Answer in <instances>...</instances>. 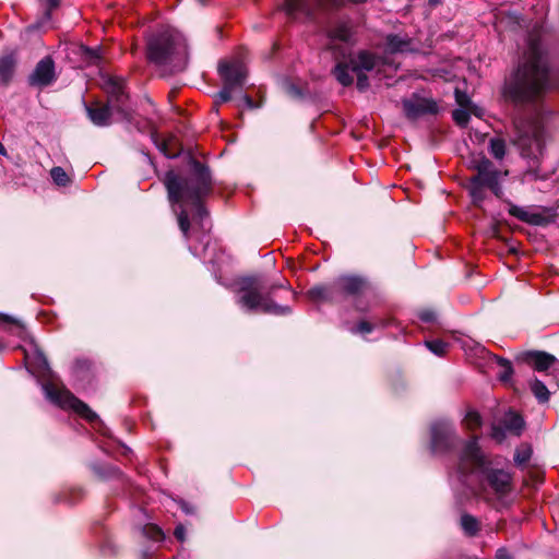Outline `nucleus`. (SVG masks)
<instances>
[{
  "label": "nucleus",
  "instance_id": "nucleus-55",
  "mask_svg": "<svg viewBox=\"0 0 559 559\" xmlns=\"http://www.w3.org/2000/svg\"><path fill=\"white\" fill-rule=\"evenodd\" d=\"M144 559H150L146 552L144 554Z\"/></svg>",
  "mask_w": 559,
  "mask_h": 559
},
{
  "label": "nucleus",
  "instance_id": "nucleus-41",
  "mask_svg": "<svg viewBox=\"0 0 559 559\" xmlns=\"http://www.w3.org/2000/svg\"><path fill=\"white\" fill-rule=\"evenodd\" d=\"M419 319L426 323H433L437 320V313L433 310H423L419 313Z\"/></svg>",
  "mask_w": 559,
  "mask_h": 559
},
{
  "label": "nucleus",
  "instance_id": "nucleus-27",
  "mask_svg": "<svg viewBox=\"0 0 559 559\" xmlns=\"http://www.w3.org/2000/svg\"><path fill=\"white\" fill-rule=\"evenodd\" d=\"M15 60L12 55H5L0 58V80L9 82L13 75Z\"/></svg>",
  "mask_w": 559,
  "mask_h": 559
},
{
  "label": "nucleus",
  "instance_id": "nucleus-23",
  "mask_svg": "<svg viewBox=\"0 0 559 559\" xmlns=\"http://www.w3.org/2000/svg\"><path fill=\"white\" fill-rule=\"evenodd\" d=\"M26 359L29 361L32 368H34L36 371L45 373L49 377L52 376V371L50 370L46 356L37 348L32 355H26Z\"/></svg>",
  "mask_w": 559,
  "mask_h": 559
},
{
  "label": "nucleus",
  "instance_id": "nucleus-2",
  "mask_svg": "<svg viewBox=\"0 0 559 559\" xmlns=\"http://www.w3.org/2000/svg\"><path fill=\"white\" fill-rule=\"evenodd\" d=\"M550 62L540 33H528L526 47L518 66L504 81L502 95L515 105L535 103L550 88Z\"/></svg>",
  "mask_w": 559,
  "mask_h": 559
},
{
  "label": "nucleus",
  "instance_id": "nucleus-3",
  "mask_svg": "<svg viewBox=\"0 0 559 559\" xmlns=\"http://www.w3.org/2000/svg\"><path fill=\"white\" fill-rule=\"evenodd\" d=\"M190 167L189 176L181 177L174 171H167L164 180L168 200L186 238L190 229L189 207L192 210V219L200 224L201 229H210L209 213L203 206V200L212 192L211 171L207 166L195 159L191 160Z\"/></svg>",
  "mask_w": 559,
  "mask_h": 559
},
{
  "label": "nucleus",
  "instance_id": "nucleus-52",
  "mask_svg": "<svg viewBox=\"0 0 559 559\" xmlns=\"http://www.w3.org/2000/svg\"><path fill=\"white\" fill-rule=\"evenodd\" d=\"M441 0H429V4L436 7L440 3Z\"/></svg>",
  "mask_w": 559,
  "mask_h": 559
},
{
  "label": "nucleus",
  "instance_id": "nucleus-47",
  "mask_svg": "<svg viewBox=\"0 0 559 559\" xmlns=\"http://www.w3.org/2000/svg\"><path fill=\"white\" fill-rule=\"evenodd\" d=\"M181 510L187 514H191L193 512L192 508L187 502H181Z\"/></svg>",
  "mask_w": 559,
  "mask_h": 559
},
{
  "label": "nucleus",
  "instance_id": "nucleus-8",
  "mask_svg": "<svg viewBox=\"0 0 559 559\" xmlns=\"http://www.w3.org/2000/svg\"><path fill=\"white\" fill-rule=\"evenodd\" d=\"M472 439H469L471 441ZM468 440L457 437L455 428L449 420H437L430 426V451L436 455H454L455 462L450 472L452 484L455 480V471L460 461V453Z\"/></svg>",
  "mask_w": 559,
  "mask_h": 559
},
{
  "label": "nucleus",
  "instance_id": "nucleus-25",
  "mask_svg": "<svg viewBox=\"0 0 559 559\" xmlns=\"http://www.w3.org/2000/svg\"><path fill=\"white\" fill-rule=\"evenodd\" d=\"M530 389L539 404H545L549 401L550 391L544 381L535 377L530 381Z\"/></svg>",
  "mask_w": 559,
  "mask_h": 559
},
{
  "label": "nucleus",
  "instance_id": "nucleus-1",
  "mask_svg": "<svg viewBox=\"0 0 559 559\" xmlns=\"http://www.w3.org/2000/svg\"><path fill=\"white\" fill-rule=\"evenodd\" d=\"M456 485L462 487L464 499L477 496L495 509L508 507L514 490L513 474L486 456L476 438L461 450L453 486Z\"/></svg>",
  "mask_w": 559,
  "mask_h": 559
},
{
  "label": "nucleus",
  "instance_id": "nucleus-48",
  "mask_svg": "<svg viewBox=\"0 0 559 559\" xmlns=\"http://www.w3.org/2000/svg\"><path fill=\"white\" fill-rule=\"evenodd\" d=\"M289 92L295 96H300L301 94L300 90L295 85L289 86Z\"/></svg>",
  "mask_w": 559,
  "mask_h": 559
},
{
  "label": "nucleus",
  "instance_id": "nucleus-30",
  "mask_svg": "<svg viewBox=\"0 0 559 559\" xmlns=\"http://www.w3.org/2000/svg\"><path fill=\"white\" fill-rule=\"evenodd\" d=\"M0 324H8L9 325V332L13 335H16L21 338L25 337L26 331L25 328L14 320L13 318L0 313Z\"/></svg>",
  "mask_w": 559,
  "mask_h": 559
},
{
  "label": "nucleus",
  "instance_id": "nucleus-19",
  "mask_svg": "<svg viewBox=\"0 0 559 559\" xmlns=\"http://www.w3.org/2000/svg\"><path fill=\"white\" fill-rule=\"evenodd\" d=\"M520 359L538 372L550 370L557 362L554 355L540 350L525 352L521 354Z\"/></svg>",
  "mask_w": 559,
  "mask_h": 559
},
{
  "label": "nucleus",
  "instance_id": "nucleus-33",
  "mask_svg": "<svg viewBox=\"0 0 559 559\" xmlns=\"http://www.w3.org/2000/svg\"><path fill=\"white\" fill-rule=\"evenodd\" d=\"M489 153L498 160H501L506 156L507 145L503 139L492 138L489 141Z\"/></svg>",
  "mask_w": 559,
  "mask_h": 559
},
{
  "label": "nucleus",
  "instance_id": "nucleus-42",
  "mask_svg": "<svg viewBox=\"0 0 559 559\" xmlns=\"http://www.w3.org/2000/svg\"><path fill=\"white\" fill-rule=\"evenodd\" d=\"M145 532L147 534H151V537L155 540H159L163 538L164 534L162 532V530L155 525H151V526H147L145 528Z\"/></svg>",
  "mask_w": 559,
  "mask_h": 559
},
{
  "label": "nucleus",
  "instance_id": "nucleus-14",
  "mask_svg": "<svg viewBox=\"0 0 559 559\" xmlns=\"http://www.w3.org/2000/svg\"><path fill=\"white\" fill-rule=\"evenodd\" d=\"M218 72L225 85L241 90L246 83L247 68L239 60L222 61L218 66Z\"/></svg>",
  "mask_w": 559,
  "mask_h": 559
},
{
  "label": "nucleus",
  "instance_id": "nucleus-6",
  "mask_svg": "<svg viewBox=\"0 0 559 559\" xmlns=\"http://www.w3.org/2000/svg\"><path fill=\"white\" fill-rule=\"evenodd\" d=\"M146 53L151 62L171 73L183 71L189 59L185 36L173 27L153 34L147 40Z\"/></svg>",
  "mask_w": 559,
  "mask_h": 559
},
{
  "label": "nucleus",
  "instance_id": "nucleus-31",
  "mask_svg": "<svg viewBox=\"0 0 559 559\" xmlns=\"http://www.w3.org/2000/svg\"><path fill=\"white\" fill-rule=\"evenodd\" d=\"M533 450L531 444L522 443L514 452V463L518 466H524L532 457Z\"/></svg>",
  "mask_w": 559,
  "mask_h": 559
},
{
  "label": "nucleus",
  "instance_id": "nucleus-4",
  "mask_svg": "<svg viewBox=\"0 0 559 559\" xmlns=\"http://www.w3.org/2000/svg\"><path fill=\"white\" fill-rule=\"evenodd\" d=\"M328 48L333 50L334 55L344 58V61H338L334 69L333 74L337 82L343 86L353 84L354 79L352 73L357 75V90L365 92L369 87V79L366 72L379 69L382 63L381 58L374 53L360 50L357 55L353 56L349 52L352 27L348 22L337 21L326 28Z\"/></svg>",
  "mask_w": 559,
  "mask_h": 559
},
{
  "label": "nucleus",
  "instance_id": "nucleus-7",
  "mask_svg": "<svg viewBox=\"0 0 559 559\" xmlns=\"http://www.w3.org/2000/svg\"><path fill=\"white\" fill-rule=\"evenodd\" d=\"M274 288V285L267 287L260 276H245L236 283L235 301L247 313L290 314V307L277 305L271 298Z\"/></svg>",
  "mask_w": 559,
  "mask_h": 559
},
{
  "label": "nucleus",
  "instance_id": "nucleus-10",
  "mask_svg": "<svg viewBox=\"0 0 559 559\" xmlns=\"http://www.w3.org/2000/svg\"><path fill=\"white\" fill-rule=\"evenodd\" d=\"M471 167L476 171V175L471 177L473 182H478L486 186L498 199L503 195L501 181L508 175V171H501L495 164L486 156H478L471 162Z\"/></svg>",
  "mask_w": 559,
  "mask_h": 559
},
{
  "label": "nucleus",
  "instance_id": "nucleus-13",
  "mask_svg": "<svg viewBox=\"0 0 559 559\" xmlns=\"http://www.w3.org/2000/svg\"><path fill=\"white\" fill-rule=\"evenodd\" d=\"M525 423L523 418L514 413L508 412L501 418L499 424H495L491 427V437L497 442H502L506 439L507 433L513 436H521L524 429Z\"/></svg>",
  "mask_w": 559,
  "mask_h": 559
},
{
  "label": "nucleus",
  "instance_id": "nucleus-24",
  "mask_svg": "<svg viewBox=\"0 0 559 559\" xmlns=\"http://www.w3.org/2000/svg\"><path fill=\"white\" fill-rule=\"evenodd\" d=\"M310 298H312L313 300H336V293H335V289H334V282L329 285V286H324V285H320V286H314L312 288L309 289L308 292Z\"/></svg>",
  "mask_w": 559,
  "mask_h": 559
},
{
  "label": "nucleus",
  "instance_id": "nucleus-40",
  "mask_svg": "<svg viewBox=\"0 0 559 559\" xmlns=\"http://www.w3.org/2000/svg\"><path fill=\"white\" fill-rule=\"evenodd\" d=\"M455 100L461 107H467L471 103L469 97L459 88H455Z\"/></svg>",
  "mask_w": 559,
  "mask_h": 559
},
{
  "label": "nucleus",
  "instance_id": "nucleus-5",
  "mask_svg": "<svg viewBox=\"0 0 559 559\" xmlns=\"http://www.w3.org/2000/svg\"><path fill=\"white\" fill-rule=\"evenodd\" d=\"M549 139L550 135L539 119H524L516 123L514 144L527 164V168L522 173V182L544 179L540 175V164L546 156Z\"/></svg>",
  "mask_w": 559,
  "mask_h": 559
},
{
  "label": "nucleus",
  "instance_id": "nucleus-29",
  "mask_svg": "<svg viewBox=\"0 0 559 559\" xmlns=\"http://www.w3.org/2000/svg\"><path fill=\"white\" fill-rule=\"evenodd\" d=\"M486 186H483L478 182H473V179H469L468 192L474 205L481 206L483 202L486 199Z\"/></svg>",
  "mask_w": 559,
  "mask_h": 559
},
{
  "label": "nucleus",
  "instance_id": "nucleus-39",
  "mask_svg": "<svg viewBox=\"0 0 559 559\" xmlns=\"http://www.w3.org/2000/svg\"><path fill=\"white\" fill-rule=\"evenodd\" d=\"M235 91H237V90L224 84L223 88L218 93L219 100L223 103L230 100L231 94Z\"/></svg>",
  "mask_w": 559,
  "mask_h": 559
},
{
  "label": "nucleus",
  "instance_id": "nucleus-15",
  "mask_svg": "<svg viewBox=\"0 0 559 559\" xmlns=\"http://www.w3.org/2000/svg\"><path fill=\"white\" fill-rule=\"evenodd\" d=\"M509 213L513 217L535 226H547L556 219V214L552 211L532 212L514 204L510 206Z\"/></svg>",
  "mask_w": 559,
  "mask_h": 559
},
{
  "label": "nucleus",
  "instance_id": "nucleus-50",
  "mask_svg": "<svg viewBox=\"0 0 559 559\" xmlns=\"http://www.w3.org/2000/svg\"><path fill=\"white\" fill-rule=\"evenodd\" d=\"M46 1H47V3H48L50 9H53V8L58 7L59 2H60V0H46Z\"/></svg>",
  "mask_w": 559,
  "mask_h": 559
},
{
  "label": "nucleus",
  "instance_id": "nucleus-18",
  "mask_svg": "<svg viewBox=\"0 0 559 559\" xmlns=\"http://www.w3.org/2000/svg\"><path fill=\"white\" fill-rule=\"evenodd\" d=\"M367 286V282L359 276L344 275L334 281L336 297L338 295L357 296L361 294Z\"/></svg>",
  "mask_w": 559,
  "mask_h": 559
},
{
  "label": "nucleus",
  "instance_id": "nucleus-12",
  "mask_svg": "<svg viewBox=\"0 0 559 559\" xmlns=\"http://www.w3.org/2000/svg\"><path fill=\"white\" fill-rule=\"evenodd\" d=\"M108 93V105L112 111L118 112L122 119L131 121L130 108L128 106V94L124 92V84L121 79H110L106 85Z\"/></svg>",
  "mask_w": 559,
  "mask_h": 559
},
{
  "label": "nucleus",
  "instance_id": "nucleus-16",
  "mask_svg": "<svg viewBox=\"0 0 559 559\" xmlns=\"http://www.w3.org/2000/svg\"><path fill=\"white\" fill-rule=\"evenodd\" d=\"M56 80L55 62L51 57L43 58L28 78L33 86H48Z\"/></svg>",
  "mask_w": 559,
  "mask_h": 559
},
{
  "label": "nucleus",
  "instance_id": "nucleus-45",
  "mask_svg": "<svg viewBox=\"0 0 559 559\" xmlns=\"http://www.w3.org/2000/svg\"><path fill=\"white\" fill-rule=\"evenodd\" d=\"M242 99H243L245 104L247 105V107L254 108V103L250 96L243 95Z\"/></svg>",
  "mask_w": 559,
  "mask_h": 559
},
{
  "label": "nucleus",
  "instance_id": "nucleus-46",
  "mask_svg": "<svg viewBox=\"0 0 559 559\" xmlns=\"http://www.w3.org/2000/svg\"><path fill=\"white\" fill-rule=\"evenodd\" d=\"M120 449H121V454L124 455V456H129L132 451L129 447H127L126 444H119Z\"/></svg>",
  "mask_w": 559,
  "mask_h": 559
},
{
  "label": "nucleus",
  "instance_id": "nucleus-26",
  "mask_svg": "<svg viewBox=\"0 0 559 559\" xmlns=\"http://www.w3.org/2000/svg\"><path fill=\"white\" fill-rule=\"evenodd\" d=\"M460 525L464 534L468 537L476 536L480 530L478 520L467 513L462 514Z\"/></svg>",
  "mask_w": 559,
  "mask_h": 559
},
{
  "label": "nucleus",
  "instance_id": "nucleus-20",
  "mask_svg": "<svg viewBox=\"0 0 559 559\" xmlns=\"http://www.w3.org/2000/svg\"><path fill=\"white\" fill-rule=\"evenodd\" d=\"M86 112L91 121L97 127H107L111 122L112 110L109 105L94 104L85 106Z\"/></svg>",
  "mask_w": 559,
  "mask_h": 559
},
{
  "label": "nucleus",
  "instance_id": "nucleus-21",
  "mask_svg": "<svg viewBox=\"0 0 559 559\" xmlns=\"http://www.w3.org/2000/svg\"><path fill=\"white\" fill-rule=\"evenodd\" d=\"M386 51L391 53L412 50V40L407 35L389 34L385 39Z\"/></svg>",
  "mask_w": 559,
  "mask_h": 559
},
{
  "label": "nucleus",
  "instance_id": "nucleus-11",
  "mask_svg": "<svg viewBox=\"0 0 559 559\" xmlns=\"http://www.w3.org/2000/svg\"><path fill=\"white\" fill-rule=\"evenodd\" d=\"M335 3L336 0H285L283 9L290 19L306 21L313 19L318 9Z\"/></svg>",
  "mask_w": 559,
  "mask_h": 559
},
{
  "label": "nucleus",
  "instance_id": "nucleus-44",
  "mask_svg": "<svg viewBox=\"0 0 559 559\" xmlns=\"http://www.w3.org/2000/svg\"><path fill=\"white\" fill-rule=\"evenodd\" d=\"M176 538L179 540V542H183L185 540V537H186V528L183 525L179 524L176 526L175 528V532H174Z\"/></svg>",
  "mask_w": 559,
  "mask_h": 559
},
{
  "label": "nucleus",
  "instance_id": "nucleus-36",
  "mask_svg": "<svg viewBox=\"0 0 559 559\" xmlns=\"http://www.w3.org/2000/svg\"><path fill=\"white\" fill-rule=\"evenodd\" d=\"M452 118L457 126L466 127L469 121V112L465 109V107L457 108L453 110Z\"/></svg>",
  "mask_w": 559,
  "mask_h": 559
},
{
  "label": "nucleus",
  "instance_id": "nucleus-43",
  "mask_svg": "<svg viewBox=\"0 0 559 559\" xmlns=\"http://www.w3.org/2000/svg\"><path fill=\"white\" fill-rule=\"evenodd\" d=\"M496 559H513V556L507 548L501 547L496 551Z\"/></svg>",
  "mask_w": 559,
  "mask_h": 559
},
{
  "label": "nucleus",
  "instance_id": "nucleus-9",
  "mask_svg": "<svg viewBox=\"0 0 559 559\" xmlns=\"http://www.w3.org/2000/svg\"><path fill=\"white\" fill-rule=\"evenodd\" d=\"M46 399L62 409H71L92 424H99L98 415L87 404L75 397L66 386L57 385L52 379L40 382Z\"/></svg>",
  "mask_w": 559,
  "mask_h": 559
},
{
  "label": "nucleus",
  "instance_id": "nucleus-51",
  "mask_svg": "<svg viewBox=\"0 0 559 559\" xmlns=\"http://www.w3.org/2000/svg\"><path fill=\"white\" fill-rule=\"evenodd\" d=\"M0 155H2V156L8 155V152L1 142H0Z\"/></svg>",
  "mask_w": 559,
  "mask_h": 559
},
{
  "label": "nucleus",
  "instance_id": "nucleus-34",
  "mask_svg": "<svg viewBox=\"0 0 559 559\" xmlns=\"http://www.w3.org/2000/svg\"><path fill=\"white\" fill-rule=\"evenodd\" d=\"M425 344L427 348L437 356H443L449 347V344L441 340L426 341Z\"/></svg>",
  "mask_w": 559,
  "mask_h": 559
},
{
  "label": "nucleus",
  "instance_id": "nucleus-54",
  "mask_svg": "<svg viewBox=\"0 0 559 559\" xmlns=\"http://www.w3.org/2000/svg\"><path fill=\"white\" fill-rule=\"evenodd\" d=\"M4 348V345L2 343H0V352H2Z\"/></svg>",
  "mask_w": 559,
  "mask_h": 559
},
{
  "label": "nucleus",
  "instance_id": "nucleus-28",
  "mask_svg": "<svg viewBox=\"0 0 559 559\" xmlns=\"http://www.w3.org/2000/svg\"><path fill=\"white\" fill-rule=\"evenodd\" d=\"M495 359L497 360V364L500 367V371L498 372V379L504 384L511 383L512 376L514 372L511 361L498 356H496Z\"/></svg>",
  "mask_w": 559,
  "mask_h": 559
},
{
  "label": "nucleus",
  "instance_id": "nucleus-35",
  "mask_svg": "<svg viewBox=\"0 0 559 559\" xmlns=\"http://www.w3.org/2000/svg\"><path fill=\"white\" fill-rule=\"evenodd\" d=\"M50 176L53 182L60 187H66L69 183V176L62 167H53L50 170Z\"/></svg>",
  "mask_w": 559,
  "mask_h": 559
},
{
  "label": "nucleus",
  "instance_id": "nucleus-49",
  "mask_svg": "<svg viewBox=\"0 0 559 559\" xmlns=\"http://www.w3.org/2000/svg\"><path fill=\"white\" fill-rule=\"evenodd\" d=\"M87 52H88V55L91 56V59H92V60L96 61V60H98V59H99V56H98V53H97L95 50L87 49Z\"/></svg>",
  "mask_w": 559,
  "mask_h": 559
},
{
  "label": "nucleus",
  "instance_id": "nucleus-38",
  "mask_svg": "<svg viewBox=\"0 0 559 559\" xmlns=\"http://www.w3.org/2000/svg\"><path fill=\"white\" fill-rule=\"evenodd\" d=\"M153 140L157 146V148L167 157L175 158L178 156L177 152L170 151L168 147V143L166 141H158L156 135H153Z\"/></svg>",
  "mask_w": 559,
  "mask_h": 559
},
{
  "label": "nucleus",
  "instance_id": "nucleus-22",
  "mask_svg": "<svg viewBox=\"0 0 559 559\" xmlns=\"http://www.w3.org/2000/svg\"><path fill=\"white\" fill-rule=\"evenodd\" d=\"M391 324L390 319H380L377 318L372 322L369 321H360L357 323L355 328L352 329V332L355 334L366 335L374 331L376 329H384Z\"/></svg>",
  "mask_w": 559,
  "mask_h": 559
},
{
  "label": "nucleus",
  "instance_id": "nucleus-32",
  "mask_svg": "<svg viewBox=\"0 0 559 559\" xmlns=\"http://www.w3.org/2000/svg\"><path fill=\"white\" fill-rule=\"evenodd\" d=\"M92 468L97 476L104 479L119 477L122 475L120 469L112 465L93 464Z\"/></svg>",
  "mask_w": 559,
  "mask_h": 559
},
{
  "label": "nucleus",
  "instance_id": "nucleus-53",
  "mask_svg": "<svg viewBox=\"0 0 559 559\" xmlns=\"http://www.w3.org/2000/svg\"><path fill=\"white\" fill-rule=\"evenodd\" d=\"M514 19H515L518 24H520V21H522L521 15H518V14H514Z\"/></svg>",
  "mask_w": 559,
  "mask_h": 559
},
{
  "label": "nucleus",
  "instance_id": "nucleus-17",
  "mask_svg": "<svg viewBox=\"0 0 559 559\" xmlns=\"http://www.w3.org/2000/svg\"><path fill=\"white\" fill-rule=\"evenodd\" d=\"M405 116L409 119H416L426 114H436L438 105L436 102L428 98H406L402 102Z\"/></svg>",
  "mask_w": 559,
  "mask_h": 559
},
{
  "label": "nucleus",
  "instance_id": "nucleus-37",
  "mask_svg": "<svg viewBox=\"0 0 559 559\" xmlns=\"http://www.w3.org/2000/svg\"><path fill=\"white\" fill-rule=\"evenodd\" d=\"M464 421L469 429H475L481 425L480 415L475 411H469L466 414Z\"/></svg>",
  "mask_w": 559,
  "mask_h": 559
}]
</instances>
